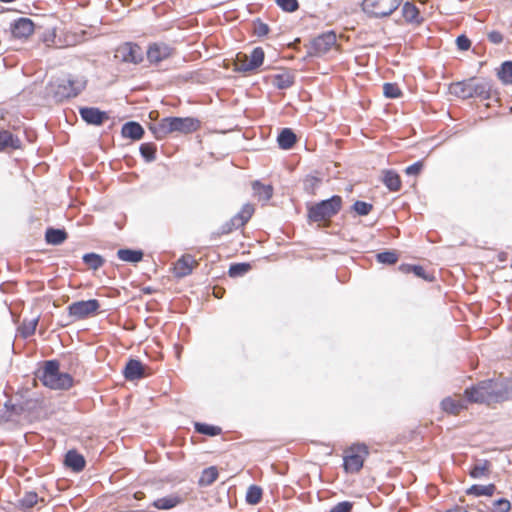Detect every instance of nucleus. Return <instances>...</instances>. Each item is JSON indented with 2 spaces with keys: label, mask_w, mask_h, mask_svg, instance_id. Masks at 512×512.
<instances>
[{
  "label": "nucleus",
  "mask_w": 512,
  "mask_h": 512,
  "mask_svg": "<svg viewBox=\"0 0 512 512\" xmlns=\"http://www.w3.org/2000/svg\"><path fill=\"white\" fill-rule=\"evenodd\" d=\"M423 164L422 162H416L410 166H408L405 170L407 175H417L422 170Z\"/></svg>",
  "instance_id": "51"
},
{
  "label": "nucleus",
  "mask_w": 512,
  "mask_h": 512,
  "mask_svg": "<svg viewBox=\"0 0 512 512\" xmlns=\"http://www.w3.org/2000/svg\"><path fill=\"white\" fill-rule=\"evenodd\" d=\"M511 510V503L506 498H499L492 504V512H509Z\"/></svg>",
  "instance_id": "41"
},
{
  "label": "nucleus",
  "mask_w": 512,
  "mask_h": 512,
  "mask_svg": "<svg viewBox=\"0 0 512 512\" xmlns=\"http://www.w3.org/2000/svg\"><path fill=\"white\" fill-rule=\"evenodd\" d=\"M46 241L52 245H59L67 238V233L64 230L50 228L45 234Z\"/></svg>",
  "instance_id": "31"
},
{
  "label": "nucleus",
  "mask_w": 512,
  "mask_h": 512,
  "mask_svg": "<svg viewBox=\"0 0 512 512\" xmlns=\"http://www.w3.org/2000/svg\"><path fill=\"white\" fill-rule=\"evenodd\" d=\"M199 122L193 118L166 117L159 123L151 125L150 130L157 139H163L173 132L191 133L197 130Z\"/></svg>",
  "instance_id": "2"
},
{
  "label": "nucleus",
  "mask_w": 512,
  "mask_h": 512,
  "mask_svg": "<svg viewBox=\"0 0 512 512\" xmlns=\"http://www.w3.org/2000/svg\"><path fill=\"white\" fill-rule=\"evenodd\" d=\"M294 82L293 76L289 72H283L273 77V84L279 89H286Z\"/></svg>",
  "instance_id": "34"
},
{
  "label": "nucleus",
  "mask_w": 512,
  "mask_h": 512,
  "mask_svg": "<svg viewBox=\"0 0 512 512\" xmlns=\"http://www.w3.org/2000/svg\"><path fill=\"white\" fill-rule=\"evenodd\" d=\"M384 95L387 98H398L401 95V90L397 84L385 83L383 86Z\"/></svg>",
  "instance_id": "42"
},
{
  "label": "nucleus",
  "mask_w": 512,
  "mask_h": 512,
  "mask_svg": "<svg viewBox=\"0 0 512 512\" xmlns=\"http://www.w3.org/2000/svg\"><path fill=\"white\" fill-rule=\"evenodd\" d=\"M456 44L460 50H468L471 46V41L464 35H460L456 39Z\"/></svg>",
  "instance_id": "50"
},
{
  "label": "nucleus",
  "mask_w": 512,
  "mask_h": 512,
  "mask_svg": "<svg viewBox=\"0 0 512 512\" xmlns=\"http://www.w3.org/2000/svg\"><path fill=\"white\" fill-rule=\"evenodd\" d=\"M1 2H5V3H11V2H14L15 0H0Z\"/></svg>",
  "instance_id": "59"
},
{
  "label": "nucleus",
  "mask_w": 512,
  "mask_h": 512,
  "mask_svg": "<svg viewBox=\"0 0 512 512\" xmlns=\"http://www.w3.org/2000/svg\"><path fill=\"white\" fill-rule=\"evenodd\" d=\"M342 199L340 196H333L330 199L321 201L320 203L310 207L309 219L313 222L328 221L341 208Z\"/></svg>",
  "instance_id": "4"
},
{
  "label": "nucleus",
  "mask_w": 512,
  "mask_h": 512,
  "mask_svg": "<svg viewBox=\"0 0 512 512\" xmlns=\"http://www.w3.org/2000/svg\"><path fill=\"white\" fill-rule=\"evenodd\" d=\"M85 80L67 79L58 86L56 94L61 98H69L77 96L85 87Z\"/></svg>",
  "instance_id": "11"
},
{
  "label": "nucleus",
  "mask_w": 512,
  "mask_h": 512,
  "mask_svg": "<svg viewBox=\"0 0 512 512\" xmlns=\"http://www.w3.org/2000/svg\"><path fill=\"white\" fill-rule=\"evenodd\" d=\"M62 465L66 471L79 474L85 470L87 460L79 450H66L62 457Z\"/></svg>",
  "instance_id": "8"
},
{
  "label": "nucleus",
  "mask_w": 512,
  "mask_h": 512,
  "mask_svg": "<svg viewBox=\"0 0 512 512\" xmlns=\"http://www.w3.org/2000/svg\"><path fill=\"white\" fill-rule=\"evenodd\" d=\"M124 376L128 380H137L144 376V366L139 360H130L124 369Z\"/></svg>",
  "instance_id": "19"
},
{
  "label": "nucleus",
  "mask_w": 512,
  "mask_h": 512,
  "mask_svg": "<svg viewBox=\"0 0 512 512\" xmlns=\"http://www.w3.org/2000/svg\"><path fill=\"white\" fill-rule=\"evenodd\" d=\"M117 256L120 260L130 263H138L143 258V252L140 250L119 249Z\"/></svg>",
  "instance_id": "28"
},
{
  "label": "nucleus",
  "mask_w": 512,
  "mask_h": 512,
  "mask_svg": "<svg viewBox=\"0 0 512 512\" xmlns=\"http://www.w3.org/2000/svg\"><path fill=\"white\" fill-rule=\"evenodd\" d=\"M195 428H196L197 432H199L200 434L209 435V436L218 435L221 431V429L217 426L201 424V423H196Z\"/></svg>",
  "instance_id": "40"
},
{
  "label": "nucleus",
  "mask_w": 512,
  "mask_h": 512,
  "mask_svg": "<svg viewBox=\"0 0 512 512\" xmlns=\"http://www.w3.org/2000/svg\"><path fill=\"white\" fill-rule=\"evenodd\" d=\"M445 512H469L468 510H466V508H464L463 506H454L448 510H446Z\"/></svg>",
  "instance_id": "55"
},
{
  "label": "nucleus",
  "mask_w": 512,
  "mask_h": 512,
  "mask_svg": "<svg viewBox=\"0 0 512 512\" xmlns=\"http://www.w3.org/2000/svg\"><path fill=\"white\" fill-rule=\"evenodd\" d=\"M11 35L16 39H27L34 32V23L29 18H19L10 26Z\"/></svg>",
  "instance_id": "12"
},
{
  "label": "nucleus",
  "mask_w": 512,
  "mask_h": 512,
  "mask_svg": "<svg viewBox=\"0 0 512 512\" xmlns=\"http://www.w3.org/2000/svg\"><path fill=\"white\" fill-rule=\"evenodd\" d=\"M499 78L502 80L505 84H511L512 83V62L507 61L504 62L501 66L500 71L498 72Z\"/></svg>",
  "instance_id": "38"
},
{
  "label": "nucleus",
  "mask_w": 512,
  "mask_h": 512,
  "mask_svg": "<svg viewBox=\"0 0 512 512\" xmlns=\"http://www.w3.org/2000/svg\"><path fill=\"white\" fill-rule=\"evenodd\" d=\"M252 189L254 191V195L260 201H268L273 195V188L271 185H264L259 181H254L252 183Z\"/></svg>",
  "instance_id": "25"
},
{
  "label": "nucleus",
  "mask_w": 512,
  "mask_h": 512,
  "mask_svg": "<svg viewBox=\"0 0 512 512\" xmlns=\"http://www.w3.org/2000/svg\"><path fill=\"white\" fill-rule=\"evenodd\" d=\"M254 213V207L251 204H245L241 211L233 217L234 224H238V226H244L248 220L252 217Z\"/></svg>",
  "instance_id": "32"
},
{
  "label": "nucleus",
  "mask_w": 512,
  "mask_h": 512,
  "mask_svg": "<svg viewBox=\"0 0 512 512\" xmlns=\"http://www.w3.org/2000/svg\"><path fill=\"white\" fill-rule=\"evenodd\" d=\"M173 48L165 43H153L148 47L147 59L150 63H159L173 54Z\"/></svg>",
  "instance_id": "13"
},
{
  "label": "nucleus",
  "mask_w": 512,
  "mask_h": 512,
  "mask_svg": "<svg viewBox=\"0 0 512 512\" xmlns=\"http://www.w3.org/2000/svg\"><path fill=\"white\" fill-rule=\"evenodd\" d=\"M254 33L259 37L265 36L269 33V27L267 24L258 20L254 23Z\"/></svg>",
  "instance_id": "49"
},
{
  "label": "nucleus",
  "mask_w": 512,
  "mask_h": 512,
  "mask_svg": "<svg viewBox=\"0 0 512 512\" xmlns=\"http://www.w3.org/2000/svg\"><path fill=\"white\" fill-rule=\"evenodd\" d=\"M37 323H38L37 319H32L28 322L24 321L21 326V332H22L23 336L28 337V336L32 335L36 330Z\"/></svg>",
  "instance_id": "44"
},
{
  "label": "nucleus",
  "mask_w": 512,
  "mask_h": 512,
  "mask_svg": "<svg viewBox=\"0 0 512 512\" xmlns=\"http://www.w3.org/2000/svg\"><path fill=\"white\" fill-rule=\"evenodd\" d=\"M352 448L360 449V448H366V446L365 445H357V446H353Z\"/></svg>",
  "instance_id": "58"
},
{
  "label": "nucleus",
  "mask_w": 512,
  "mask_h": 512,
  "mask_svg": "<svg viewBox=\"0 0 512 512\" xmlns=\"http://www.w3.org/2000/svg\"><path fill=\"white\" fill-rule=\"evenodd\" d=\"M449 91L452 95L462 99L472 98L471 79L451 84Z\"/></svg>",
  "instance_id": "20"
},
{
  "label": "nucleus",
  "mask_w": 512,
  "mask_h": 512,
  "mask_svg": "<svg viewBox=\"0 0 512 512\" xmlns=\"http://www.w3.org/2000/svg\"><path fill=\"white\" fill-rule=\"evenodd\" d=\"M100 304L96 299H90L86 301L73 302L68 306L70 316L76 319H84L94 315L99 309Z\"/></svg>",
  "instance_id": "10"
},
{
  "label": "nucleus",
  "mask_w": 512,
  "mask_h": 512,
  "mask_svg": "<svg viewBox=\"0 0 512 512\" xmlns=\"http://www.w3.org/2000/svg\"><path fill=\"white\" fill-rule=\"evenodd\" d=\"M80 115L85 122L93 125H100L108 119V115L105 112L93 107L81 108Z\"/></svg>",
  "instance_id": "17"
},
{
  "label": "nucleus",
  "mask_w": 512,
  "mask_h": 512,
  "mask_svg": "<svg viewBox=\"0 0 512 512\" xmlns=\"http://www.w3.org/2000/svg\"><path fill=\"white\" fill-rule=\"evenodd\" d=\"M250 264L248 263H237L233 264L229 268V275L231 277L242 276L250 270Z\"/></svg>",
  "instance_id": "39"
},
{
  "label": "nucleus",
  "mask_w": 512,
  "mask_h": 512,
  "mask_svg": "<svg viewBox=\"0 0 512 512\" xmlns=\"http://www.w3.org/2000/svg\"><path fill=\"white\" fill-rule=\"evenodd\" d=\"M39 501L38 495L34 491H28L24 494V496L19 500V507L22 510H29L33 508L37 502Z\"/></svg>",
  "instance_id": "35"
},
{
  "label": "nucleus",
  "mask_w": 512,
  "mask_h": 512,
  "mask_svg": "<svg viewBox=\"0 0 512 512\" xmlns=\"http://www.w3.org/2000/svg\"><path fill=\"white\" fill-rule=\"evenodd\" d=\"M402 3V0H364L363 10L375 17H385L392 14Z\"/></svg>",
  "instance_id": "5"
},
{
  "label": "nucleus",
  "mask_w": 512,
  "mask_h": 512,
  "mask_svg": "<svg viewBox=\"0 0 512 512\" xmlns=\"http://www.w3.org/2000/svg\"><path fill=\"white\" fill-rule=\"evenodd\" d=\"M115 58L124 63L138 64L143 60V52L136 44L124 43L116 49Z\"/></svg>",
  "instance_id": "9"
},
{
  "label": "nucleus",
  "mask_w": 512,
  "mask_h": 512,
  "mask_svg": "<svg viewBox=\"0 0 512 512\" xmlns=\"http://www.w3.org/2000/svg\"><path fill=\"white\" fill-rule=\"evenodd\" d=\"M402 14H403V17L407 21L414 22V21H417V18L419 16V11L415 5H413L409 2H406L402 8Z\"/></svg>",
  "instance_id": "37"
},
{
  "label": "nucleus",
  "mask_w": 512,
  "mask_h": 512,
  "mask_svg": "<svg viewBox=\"0 0 512 512\" xmlns=\"http://www.w3.org/2000/svg\"><path fill=\"white\" fill-rule=\"evenodd\" d=\"M83 261L86 265H88L93 270H97L104 263L103 258L100 255L95 254V253L85 254L83 256Z\"/></svg>",
  "instance_id": "36"
},
{
  "label": "nucleus",
  "mask_w": 512,
  "mask_h": 512,
  "mask_svg": "<svg viewBox=\"0 0 512 512\" xmlns=\"http://www.w3.org/2000/svg\"><path fill=\"white\" fill-rule=\"evenodd\" d=\"M492 464L487 459L474 458V463L468 469V475L472 479L489 478L491 475Z\"/></svg>",
  "instance_id": "14"
},
{
  "label": "nucleus",
  "mask_w": 512,
  "mask_h": 512,
  "mask_svg": "<svg viewBox=\"0 0 512 512\" xmlns=\"http://www.w3.org/2000/svg\"><path fill=\"white\" fill-rule=\"evenodd\" d=\"M306 183H311L312 186H315V185H317L318 180L314 177H311V178L306 179Z\"/></svg>",
  "instance_id": "56"
},
{
  "label": "nucleus",
  "mask_w": 512,
  "mask_h": 512,
  "mask_svg": "<svg viewBox=\"0 0 512 512\" xmlns=\"http://www.w3.org/2000/svg\"><path fill=\"white\" fill-rule=\"evenodd\" d=\"M377 260L384 264H394L397 262L398 258L394 252H382L377 254Z\"/></svg>",
  "instance_id": "46"
},
{
  "label": "nucleus",
  "mask_w": 512,
  "mask_h": 512,
  "mask_svg": "<svg viewBox=\"0 0 512 512\" xmlns=\"http://www.w3.org/2000/svg\"><path fill=\"white\" fill-rule=\"evenodd\" d=\"M39 378L46 387L55 390L69 389L73 385L71 375L60 372L57 361H47Z\"/></svg>",
  "instance_id": "3"
},
{
  "label": "nucleus",
  "mask_w": 512,
  "mask_h": 512,
  "mask_svg": "<svg viewBox=\"0 0 512 512\" xmlns=\"http://www.w3.org/2000/svg\"><path fill=\"white\" fill-rule=\"evenodd\" d=\"M215 296H216V297H221V296H220V292H217V293L215 292Z\"/></svg>",
  "instance_id": "61"
},
{
  "label": "nucleus",
  "mask_w": 512,
  "mask_h": 512,
  "mask_svg": "<svg viewBox=\"0 0 512 512\" xmlns=\"http://www.w3.org/2000/svg\"><path fill=\"white\" fill-rule=\"evenodd\" d=\"M144 130L137 122H128L122 127V135L125 138L138 140L142 137Z\"/></svg>",
  "instance_id": "24"
},
{
  "label": "nucleus",
  "mask_w": 512,
  "mask_h": 512,
  "mask_svg": "<svg viewBox=\"0 0 512 512\" xmlns=\"http://www.w3.org/2000/svg\"><path fill=\"white\" fill-rule=\"evenodd\" d=\"M383 182L386 187L391 191H398L401 187V180L399 175L391 170L384 172Z\"/></svg>",
  "instance_id": "29"
},
{
  "label": "nucleus",
  "mask_w": 512,
  "mask_h": 512,
  "mask_svg": "<svg viewBox=\"0 0 512 512\" xmlns=\"http://www.w3.org/2000/svg\"><path fill=\"white\" fill-rule=\"evenodd\" d=\"M215 296H216V297H221V296H220V292H217V293L215 292Z\"/></svg>",
  "instance_id": "62"
},
{
  "label": "nucleus",
  "mask_w": 512,
  "mask_h": 512,
  "mask_svg": "<svg viewBox=\"0 0 512 512\" xmlns=\"http://www.w3.org/2000/svg\"><path fill=\"white\" fill-rule=\"evenodd\" d=\"M54 36H55V35H54V33L49 34V36H48V37H45V38H44V41H45V42H50V41L52 42V41H53Z\"/></svg>",
  "instance_id": "57"
},
{
  "label": "nucleus",
  "mask_w": 512,
  "mask_h": 512,
  "mask_svg": "<svg viewBox=\"0 0 512 512\" xmlns=\"http://www.w3.org/2000/svg\"><path fill=\"white\" fill-rule=\"evenodd\" d=\"M507 391L503 383L495 380H486L465 390L467 401L472 403L492 404L507 398Z\"/></svg>",
  "instance_id": "1"
},
{
  "label": "nucleus",
  "mask_w": 512,
  "mask_h": 512,
  "mask_svg": "<svg viewBox=\"0 0 512 512\" xmlns=\"http://www.w3.org/2000/svg\"><path fill=\"white\" fill-rule=\"evenodd\" d=\"M140 152L142 156L148 161H151L155 158V147L153 145L142 144L140 147Z\"/></svg>",
  "instance_id": "47"
},
{
  "label": "nucleus",
  "mask_w": 512,
  "mask_h": 512,
  "mask_svg": "<svg viewBox=\"0 0 512 512\" xmlns=\"http://www.w3.org/2000/svg\"><path fill=\"white\" fill-rule=\"evenodd\" d=\"M488 39L493 44H500L503 41V35L499 31H491L488 33Z\"/></svg>",
  "instance_id": "52"
},
{
  "label": "nucleus",
  "mask_w": 512,
  "mask_h": 512,
  "mask_svg": "<svg viewBox=\"0 0 512 512\" xmlns=\"http://www.w3.org/2000/svg\"><path fill=\"white\" fill-rule=\"evenodd\" d=\"M353 503L350 501H342L333 506L329 512H351Z\"/></svg>",
  "instance_id": "48"
},
{
  "label": "nucleus",
  "mask_w": 512,
  "mask_h": 512,
  "mask_svg": "<svg viewBox=\"0 0 512 512\" xmlns=\"http://www.w3.org/2000/svg\"><path fill=\"white\" fill-rule=\"evenodd\" d=\"M184 502V498L178 494H170L158 498L152 502V507L158 510H170Z\"/></svg>",
  "instance_id": "18"
},
{
  "label": "nucleus",
  "mask_w": 512,
  "mask_h": 512,
  "mask_svg": "<svg viewBox=\"0 0 512 512\" xmlns=\"http://www.w3.org/2000/svg\"><path fill=\"white\" fill-rule=\"evenodd\" d=\"M411 270L416 276L428 279V277L425 274V269L422 266H412Z\"/></svg>",
  "instance_id": "54"
},
{
  "label": "nucleus",
  "mask_w": 512,
  "mask_h": 512,
  "mask_svg": "<svg viewBox=\"0 0 512 512\" xmlns=\"http://www.w3.org/2000/svg\"><path fill=\"white\" fill-rule=\"evenodd\" d=\"M278 144L282 149H290L296 142V135L289 128L283 129L277 138Z\"/></svg>",
  "instance_id": "27"
},
{
  "label": "nucleus",
  "mask_w": 512,
  "mask_h": 512,
  "mask_svg": "<svg viewBox=\"0 0 512 512\" xmlns=\"http://www.w3.org/2000/svg\"><path fill=\"white\" fill-rule=\"evenodd\" d=\"M472 97L488 98L491 86L487 81H475L471 79Z\"/></svg>",
  "instance_id": "26"
},
{
  "label": "nucleus",
  "mask_w": 512,
  "mask_h": 512,
  "mask_svg": "<svg viewBox=\"0 0 512 512\" xmlns=\"http://www.w3.org/2000/svg\"><path fill=\"white\" fill-rule=\"evenodd\" d=\"M14 148L17 149L20 147V140L18 138H14L13 135L5 130H0V150L5 148Z\"/></svg>",
  "instance_id": "30"
},
{
  "label": "nucleus",
  "mask_w": 512,
  "mask_h": 512,
  "mask_svg": "<svg viewBox=\"0 0 512 512\" xmlns=\"http://www.w3.org/2000/svg\"><path fill=\"white\" fill-rule=\"evenodd\" d=\"M495 491L496 486L493 483L488 485L473 484L466 490V494L475 497L492 496Z\"/></svg>",
  "instance_id": "22"
},
{
  "label": "nucleus",
  "mask_w": 512,
  "mask_h": 512,
  "mask_svg": "<svg viewBox=\"0 0 512 512\" xmlns=\"http://www.w3.org/2000/svg\"><path fill=\"white\" fill-rule=\"evenodd\" d=\"M262 495V488L258 485L253 484L248 487L245 500L250 505H256L261 501Z\"/></svg>",
  "instance_id": "33"
},
{
  "label": "nucleus",
  "mask_w": 512,
  "mask_h": 512,
  "mask_svg": "<svg viewBox=\"0 0 512 512\" xmlns=\"http://www.w3.org/2000/svg\"><path fill=\"white\" fill-rule=\"evenodd\" d=\"M276 3L279 7L287 12H294L299 7L297 0H276Z\"/></svg>",
  "instance_id": "45"
},
{
  "label": "nucleus",
  "mask_w": 512,
  "mask_h": 512,
  "mask_svg": "<svg viewBox=\"0 0 512 512\" xmlns=\"http://www.w3.org/2000/svg\"><path fill=\"white\" fill-rule=\"evenodd\" d=\"M465 399L462 398H445L441 405L444 411L451 414H458L462 409L465 408Z\"/></svg>",
  "instance_id": "23"
},
{
  "label": "nucleus",
  "mask_w": 512,
  "mask_h": 512,
  "mask_svg": "<svg viewBox=\"0 0 512 512\" xmlns=\"http://www.w3.org/2000/svg\"><path fill=\"white\" fill-rule=\"evenodd\" d=\"M168 458H171V453L167 452Z\"/></svg>",
  "instance_id": "63"
},
{
  "label": "nucleus",
  "mask_w": 512,
  "mask_h": 512,
  "mask_svg": "<svg viewBox=\"0 0 512 512\" xmlns=\"http://www.w3.org/2000/svg\"><path fill=\"white\" fill-rule=\"evenodd\" d=\"M238 224H234V219L232 218L229 222H227L223 227L221 228V231L219 234H227L230 233L233 229L239 228Z\"/></svg>",
  "instance_id": "53"
},
{
  "label": "nucleus",
  "mask_w": 512,
  "mask_h": 512,
  "mask_svg": "<svg viewBox=\"0 0 512 512\" xmlns=\"http://www.w3.org/2000/svg\"><path fill=\"white\" fill-rule=\"evenodd\" d=\"M372 205L364 201H356L353 205V209L357 214L365 216L372 210Z\"/></svg>",
  "instance_id": "43"
},
{
  "label": "nucleus",
  "mask_w": 512,
  "mask_h": 512,
  "mask_svg": "<svg viewBox=\"0 0 512 512\" xmlns=\"http://www.w3.org/2000/svg\"><path fill=\"white\" fill-rule=\"evenodd\" d=\"M343 452L342 468L346 474L358 473L370 455V450H343Z\"/></svg>",
  "instance_id": "6"
},
{
  "label": "nucleus",
  "mask_w": 512,
  "mask_h": 512,
  "mask_svg": "<svg viewBox=\"0 0 512 512\" xmlns=\"http://www.w3.org/2000/svg\"><path fill=\"white\" fill-rule=\"evenodd\" d=\"M219 472L216 466L205 468L198 479L200 487H208L212 485L218 478Z\"/></svg>",
  "instance_id": "21"
},
{
  "label": "nucleus",
  "mask_w": 512,
  "mask_h": 512,
  "mask_svg": "<svg viewBox=\"0 0 512 512\" xmlns=\"http://www.w3.org/2000/svg\"><path fill=\"white\" fill-rule=\"evenodd\" d=\"M264 51L262 48H254L250 55L238 53L235 60V69L240 72H249L263 64Z\"/></svg>",
  "instance_id": "7"
},
{
  "label": "nucleus",
  "mask_w": 512,
  "mask_h": 512,
  "mask_svg": "<svg viewBox=\"0 0 512 512\" xmlns=\"http://www.w3.org/2000/svg\"><path fill=\"white\" fill-rule=\"evenodd\" d=\"M198 265L197 260L192 255H183L174 265L173 271L176 277L182 278L192 273Z\"/></svg>",
  "instance_id": "16"
},
{
  "label": "nucleus",
  "mask_w": 512,
  "mask_h": 512,
  "mask_svg": "<svg viewBox=\"0 0 512 512\" xmlns=\"http://www.w3.org/2000/svg\"><path fill=\"white\" fill-rule=\"evenodd\" d=\"M143 457L145 458V460H146V461H149V460H148V454H147V453H145V454L143 455Z\"/></svg>",
  "instance_id": "60"
},
{
  "label": "nucleus",
  "mask_w": 512,
  "mask_h": 512,
  "mask_svg": "<svg viewBox=\"0 0 512 512\" xmlns=\"http://www.w3.org/2000/svg\"><path fill=\"white\" fill-rule=\"evenodd\" d=\"M337 37L334 32H327L313 40L312 46L317 54H325L336 46Z\"/></svg>",
  "instance_id": "15"
}]
</instances>
